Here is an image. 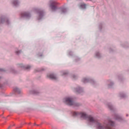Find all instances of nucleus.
I'll use <instances>...</instances> for the list:
<instances>
[{"label":"nucleus","instance_id":"f257e3e1","mask_svg":"<svg viewBox=\"0 0 129 129\" xmlns=\"http://www.w3.org/2000/svg\"><path fill=\"white\" fill-rule=\"evenodd\" d=\"M72 114L74 116H80L83 119L87 120L91 124H95L98 129H114V123L110 119L106 120L102 124L99 120L91 115H88L84 112H73Z\"/></svg>","mask_w":129,"mask_h":129},{"label":"nucleus","instance_id":"f03ea898","mask_svg":"<svg viewBox=\"0 0 129 129\" xmlns=\"http://www.w3.org/2000/svg\"><path fill=\"white\" fill-rule=\"evenodd\" d=\"M64 102L67 105L70 106L74 105L78 106L79 105V104L74 103L73 98H71L67 97L64 99Z\"/></svg>","mask_w":129,"mask_h":129},{"label":"nucleus","instance_id":"7ed1b4c3","mask_svg":"<svg viewBox=\"0 0 129 129\" xmlns=\"http://www.w3.org/2000/svg\"><path fill=\"white\" fill-rule=\"evenodd\" d=\"M59 4L56 2L51 0L50 2V7L53 11H55L58 9Z\"/></svg>","mask_w":129,"mask_h":129},{"label":"nucleus","instance_id":"20e7f679","mask_svg":"<svg viewBox=\"0 0 129 129\" xmlns=\"http://www.w3.org/2000/svg\"><path fill=\"white\" fill-rule=\"evenodd\" d=\"M0 23H3L5 22H6L8 24L9 23V21L7 18L4 16H2L0 19Z\"/></svg>","mask_w":129,"mask_h":129},{"label":"nucleus","instance_id":"39448f33","mask_svg":"<svg viewBox=\"0 0 129 129\" xmlns=\"http://www.w3.org/2000/svg\"><path fill=\"white\" fill-rule=\"evenodd\" d=\"M36 12L39 14V16L38 18V20L40 19L44 15V12L40 9H36Z\"/></svg>","mask_w":129,"mask_h":129},{"label":"nucleus","instance_id":"423d86ee","mask_svg":"<svg viewBox=\"0 0 129 129\" xmlns=\"http://www.w3.org/2000/svg\"><path fill=\"white\" fill-rule=\"evenodd\" d=\"M21 16L22 17H25L26 18H29L30 16V13L28 12H23L21 13Z\"/></svg>","mask_w":129,"mask_h":129},{"label":"nucleus","instance_id":"0eeeda50","mask_svg":"<svg viewBox=\"0 0 129 129\" xmlns=\"http://www.w3.org/2000/svg\"><path fill=\"white\" fill-rule=\"evenodd\" d=\"M82 81L84 83H87L89 81L93 84L94 82L92 80L88 79L85 78H84L82 80Z\"/></svg>","mask_w":129,"mask_h":129},{"label":"nucleus","instance_id":"6e6552de","mask_svg":"<svg viewBox=\"0 0 129 129\" xmlns=\"http://www.w3.org/2000/svg\"><path fill=\"white\" fill-rule=\"evenodd\" d=\"M47 77H48L53 80H56L57 78L53 74L48 75H47Z\"/></svg>","mask_w":129,"mask_h":129},{"label":"nucleus","instance_id":"1a4fd4ad","mask_svg":"<svg viewBox=\"0 0 129 129\" xmlns=\"http://www.w3.org/2000/svg\"><path fill=\"white\" fill-rule=\"evenodd\" d=\"M114 118L115 119L120 121H121L122 120V118L117 114L115 115Z\"/></svg>","mask_w":129,"mask_h":129},{"label":"nucleus","instance_id":"9d476101","mask_svg":"<svg viewBox=\"0 0 129 129\" xmlns=\"http://www.w3.org/2000/svg\"><path fill=\"white\" fill-rule=\"evenodd\" d=\"M82 89L81 88L79 87H78V88L76 89V91L78 93H80L82 91Z\"/></svg>","mask_w":129,"mask_h":129},{"label":"nucleus","instance_id":"9b49d317","mask_svg":"<svg viewBox=\"0 0 129 129\" xmlns=\"http://www.w3.org/2000/svg\"><path fill=\"white\" fill-rule=\"evenodd\" d=\"M13 90L15 92L18 93H20L21 91L17 87H15L13 89Z\"/></svg>","mask_w":129,"mask_h":129},{"label":"nucleus","instance_id":"f8f14e48","mask_svg":"<svg viewBox=\"0 0 129 129\" xmlns=\"http://www.w3.org/2000/svg\"><path fill=\"white\" fill-rule=\"evenodd\" d=\"M12 3L15 6H18L19 3V2L17 0L14 1Z\"/></svg>","mask_w":129,"mask_h":129},{"label":"nucleus","instance_id":"ddd939ff","mask_svg":"<svg viewBox=\"0 0 129 129\" xmlns=\"http://www.w3.org/2000/svg\"><path fill=\"white\" fill-rule=\"evenodd\" d=\"M60 11L61 13H64L67 11V9L64 8H61L60 9Z\"/></svg>","mask_w":129,"mask_h":129},{"label":"nucleus","instance_id":"4468645a","mask_svg":"<svg viewBox=\"0 0 129 129\" xmlns=\"http://www.w3.org/2000/svg\"><path fill=\"white\" fill-rule=\"evenodd\" d=\"M39 93V92L36 90H33L31 91V93L35 94H37Z\"/></svg>","mask_w":129,"mask_h":129},{"label":"nucleus","instance_id":"2eb2a0df","mask_svg":"<svg viewBox=\"0 0 129 129\" xmlns=\"http://www.w3.org/2000/svg\"><path fill=\"white\" fill-rule=\"evenodd\" d=\"M108 106L109 108L111 110H112L113 109V107L112 106L110 103H109L108 104Z\"/></svg>","mask_w":129,"mask_h":129},{"label":"nucleus","instance_id":"dca6fc26","mask_svg":"<svg viewBox=\"0 0 129 129\" xmlns=\"http://www.w3.org/2000/svg\"><path fill=\"white\" fill-rule=\"evenodd\" d=\"M86 6V5L84 3L81 4L80 5L81 7L83 8H85Z\"/></svg>","mask_w":129,"mask_h":129},{"label":"nucleus","instance_id":"f3484780","mask_svg":"<svg viewBox=\"0 0 129 129\" xmlns=\"http://www.w3.org/2000/svg\"><path fill=\"white\" fill-rule=\"evenodd\" d=\"M24 68L26 70L29 69L31 67L29 65H27L26 66H23Z\"/></svg>","mask_w":129,"mask_h":129},{"label":"nucleus","instance_id":"a211bd4d","mask_svg":"<svg viewBox=\"0 0 129 129\" xmlns=\"http://www.w3.org/2000/svg\"><path fill=\"white\" fill-rule=\"evenodd\" d=\"M96 56L97 57L99 58L100 57L101 55L100 53L98 52H96Z\"/></svg>","mask_w":129,"mask_h":129},{"label":"nucleus","instance_id":"6ab92c4d","mask_svg":"<svg viewBox=\"0 0 129 129\" xmlns=\"http://www.w3.org/2000/svg\"><path fill=\"white\" fill-rule=\"evenodd\" d=\"M125 96V95L123 93H121L120 94V96L122 98H124Z\"/></svg>","mask_w":129,"mask_h":129},{"label":"nucleus","instance_id":"aec40b11","mask_svg":"<svg viewBox=\"0 0 129 129\" xmlns=\"http://www.w3.org/2000/svg\"><path fill=\"white\" fill-rule=\"evenodd\" d=\"M21 52V50H18L16 52V53L17 54H19Z\"/></svg>","mask_w":129,"mask_h":129},{"label":"nucleus","instance_id":"412c9836","mask_svg":"<svg viewBox=\"0 0 129 129\" xmlns=\"http://www.w3.org/2000/svg\"><path fill=\"white\" fill-rule=\"evenodd\" d=\"M68 74V73L67 72H64L63 73V75H66Z\"/></svg>","mask_w":129,"mask_h":129},{"label":"nucleus","instance_id":"4be33fe9","mask_svg":"<svg viewBox=\"0 0 129 129\" xmlns=\"http://www.w3.org/2000/svg\"><path fill=\"white\" fill-rule=\"evenodd\" d=\"M72 77L73 79H75L76 78V77H77V76L75 75H73L72 76Z\"/></svg>","mask_w":129,"mask_h":129},{"label":"nucleus","instance_id":"5701e85b","mask_svg":"<svg viewBox=\"0 0 129 129\" xmlns=\"http://www.w3.org/2000/svg\"><path fill=\"white\" fill-rule=\"evenodd\" d=\"M4 71V70L3 69H0V72H3Z\"/></svg>","mask_w":129,"mask_h":129},{"label":"nucleus","instance_id":"b1692460","mask_svg":"<svg viewBox=\"0 0 129 129\" xmlns=\"http://www.w3.org/2000/svg\"><path fill=\"white\" fill-rule=\"evenodd\" d=\"M3 87L2 85L0 84V88H2Z\"/></svg>","mask_w":129,"mask_h":129},{"label":"nucleus","instance_id":"393cba45","mask_svg":"<svg viewBox=\"0 0 129 129\" xmlns=\"http://www.w3.org/2000/svg\"><path fill=\"white\" fill-rule=\"evenodd\" d=\"M110 84H111L110 86L112 85L113 84V83L112 82H111L110 83Z\"/></svg>","mask_w":129,"mask_h":129},{"label":"nucleus","instance_id":"a878e982","mask_svg":"<svg viewBox=\"0 0 129 129\" xmlns=\"http://www.w3.org/2000/svg\"><path fill=\"white\" fill-rule=\"evenodd\" d=\"M44 70L43 69H42L41 70H39V71H42L43 70Z\"/></svg>","mask_w":129,"mask_h":129},{"label":"nucleus","instance_id":"bb28decb","mask_svg":"<svg viewBox=\"0 0 129 129\" xmlns=\"http://www.w3.org/2000/svg\"><path fill=\"white\" fill-rule=\"evenodd\" d=\"M42 56V54H41V55H39V56Z\"/></svg>","mask_w":129,"mask_h":129},{"label":"nucleus","instance_id":"cd10ccee","mask_svg":"<svg viewBox=\"0 0 129 129\" xmlns=\"http://www.w3.org/2000/svg\"><path fill=\"white\" fill-rule=\"evenodd\" d=\"M11 127V126H10L8 127V129H10V127Z\"/></svg>","mask_w":129,"mask_h":129},{"label":"nucleus","instance_id":"c85d7f7f","mask_svg":"<svg viewBox=\"0 0 129 129\" xmlns=\"http://www.w3.org/2000/svg\"><path fill=\"white\" fill-rule=\"evenodd\" d=\"M128 116V114H127L126 115V116Z\"/></svg>","mask_w":129,"mask_h":129},{"label":"nucleus","instance_id":"c756f323","mask_svg":"<svg viewBox=\"0 0 129 129\" xmlns=\"http://www.w3.org/2000/svg\"><path fill=\"white\" fill-rule=\"evenodd\" d=\"M110 86V85H109V86Z\"/></svg>","mask_w":129,"mask_h":129}]
</instances>
